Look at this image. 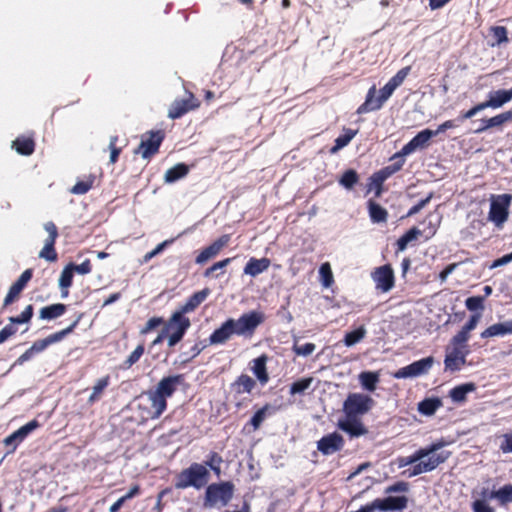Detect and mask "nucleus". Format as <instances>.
Listing matches in <instances>:
<instances>
[{
    "mask_svg": "<svg viewBox=\"0 0 512 512\" xmlns=\"http://www.w3.org/2000/svg\"><path fill=\"white\" fill-rule=\"evenodd\" d=\"M184 374L162 377L153 389L142 392L137 398V410L141 420H155L167 409V399L185 384Z\"/></svg>",
    "mask_w": 512,
    "mask_h": 512,
    "instance_id": "nucleus-1",
    "label": "nucleus"
},
{
    "mask_svg": "<svg viewBox=\"0 0 512 512\" xmlns=\"http://www.w3.org/2000/svg\"><path fill=\"white\" fill-rule=\"evenodd\" d=\"M264 320V314L259 311L244 313L238 319L228 318L210 335L209 344H225L233 335L251 338Z\"/></svg>",
    "mask_w": 512,
    "mask_h": 512,
    "instance_id": "nucleus-2",
    "label": "nucleus"
},
{
    "mask_svg": "<svg viewBox=\"0 0 512 512\" xmlns=\"http://www.w3.org/2000/svg\"><path fill=\"white\" fill-rule=\"evenodd\" d=\"M443 447V443H434L429 447L421 448L416 451L417 464L411 470H408V476L413 477L436 469L441 463L445 462L449 453L438 452Z\"/></svg>",
    "mask_w": 512,
    "mask_h": 512,
    "instance_id": "nucleus-3",
    "label": "nucleus"
},
{
    "mask_svg": "<svg viewBox=\"0 0 512 512\" xmlns=\"http://www.w3.org/2000/svg\"><path fill=\"white\" fill-rule=\"evenodd\" d=\"M210 473L206 466L199 463H192L188 468L183 469L176 477L175 488L186 489L194 487L201 489L209 480Z\"/></svg>",
    "mask_w": 512,
    "mask_h": 512,
    "instance_id": "nucleus-4",
    "label": "nucleus"
},
{
    "mask_svg": "<svg viewBox=\"0 0 512 512\" xmlns=\"http://www.w3.org/2000/svg\"><path fill=\"white\" fill-rule=\"evenodd\" d=\"M235 486L230 481L212 483L205 491L204 506L215 507L226 506L233 497Z\"/></svg>",
    "mask_w": 512,
    "mask_h": 512,
    "instance_id": "nucleus-5",
    "label": "nucleus"
},
{
    "mask_svg": "<svg viewBox=\"0 0 512 512\" xmlns=\"http://www.w3.org/2000/svg\"><path fill=\"white\" fill-rule=\"evenodd\" d=\"M409 483L398 481L386 487V511H403L407 508Z\"/></svg>",
    "mask_w": 512,
    "mask_h": 512,
    "instance_id": "nucleus-6",
    "label": "nucleus"
},
{
    "mask_svg": "<svg viewBox=\"0 0 512 512\" xmlns=\"http://www.w3.org/2000/svg\"><path fill=\"white\" fill-rule=\"evenodd\" d=\"M190 326L191 321L188 317L174 312L164 326V330L168 335V346L174 347L177 345L183 339Z\"/></svg>",
    "mask_w": 512,
    "mask_h": 512,
    "instance_id": "nucleus-7",
    "label": "nucleus"
},
{
    "mask_svg": "<svg viewBox=\"0 0 512 512\" xmlns=\"http://www.w3.org/2000/svg\"><path fill=\"white\" fill-rule=\"evenodd\" d=\"M165 139L164 130H151L142 135L139 146L134 154H140L143 159H150L159 152V148Z\"/></svg>",
    "mask_w": 512,
    "mask_h": 512,
    "instance_id": "nucleus-8",
    "label": "nucleus"
},
{
    "mask_svg": "<svg viewBox=\"0 0 512 512\" xmlns=\"http://www.w3.org/2000/svg\"><path fill=\"white\" fill-rule=\"evenodd\" d=\"M373 399L360 393L349 394L343 405L344 414L347 417L360 418L373 406Z\"/></svg>",
    "mask_w": 512,
    "mask_h": 512,
    "instance_id": "nucleus-9",
    "label": "nucleus"
},
{
    "mask_svg": "<svg viewBox=\"0 0 512 512\" xmlns=\"http://www.w3.org/2000/svg\"><path fill=\"white\" fill-rule=\"evenodd\" d=\"M511 198L508 194L492 198L488 218L496 226H501L507 220Z\"/></svg>",
    "mask_w": 512,
    "mask_h": 512,
    "instance_id": "nucleus-10",
    "label": "nucleus"
},
{
    "mask_svg": "<svg viewBox=\"0 0 512 512\" xmlns=\"http://www.w3.org/2000/svg\"><path fill=\"white\" fill-rule=\"evenodd\" d=\"M44 229L48 233L45 240L44 247L39 253V257L49 262H55L58 259V254L55 249V243L58 238V229L54 222L49 221L44 224Z\"/></svg>",
    "mask_w": 512,
    "mask_h": 512,
    "instance_id": "nucleus-11",
    "label": "nucleus"
},
{
    "mask_svg": "<svg viewBox=\"0 0 512 512\" xmlns=\"http://www.w3.org/2000/svg\"><path fill=\"white\" fill-rule=\"evenodd\" d=\"M469 351L466 347H453L446 348V355L444 360L445 370L450 372L459 371L466 363V356Z\"/></svg>",
    "mask_w": 512,
    "mask_h": 512,
    "instance_id": "nucleus-12",
    "label": "nucleus"
},
{
    "mask_svg": "<svg viewBox=\"0 0 512 512\" xmlns=\"http://www.w3.org/2000/svg\"><path fill=\"white\" fill-rule=\"evenodd\" d=\"M345 440L343 436L337 432L324 435L317 441V449L323 455H332L344 448Z\"/></svg>",
    "mask_w": 512,
    "mask_h": 512,
    "instance_id": "nucleus-13",
    "label": "nucleus"
},
{
    "mask_svg": "<svg viewBox=\"0 0 512 512\" xmlns=\"http://www.w3.org/2000/svg\"><path fill=\"white\" fill-rule=\"evenodd\" d=\"M434 363L433 357L429 356L412 364L399 369L395 374V378H411L426 374Z\"/></svg>",
    "mask_w": 512,
    "mask_h": 512,
    "instance_id": "nucleus-14",
    "label": "nucleus"
},
{
    "mask_svg": "<svg viewBox=\"0 0 512 512\" xmlns=\"http://www.w3.org/2000/svg\"><path fill=\"white\" fill-rule=\"evenodd\" d=\"M200 106V101L192 94L185 99H176L170 106L168 117L170 119H178L189 111L195 110Z\"/></svg>",
    "mask_w": 512,
    "mask_h": 512,
    "instance_id": "nucleus-15",
    "label": "nucleus"
},
{
    "mask_svg": "<svg viewBox=\"0 0 512 512\" xmlns=\"http://www.w3.org/2000/svg\"><path fill=\"white\" fill-rule=\"evenodd\" d=\"M230 241V235L224 234L220 236L218 239H216L213 243H211L209 246L204 248L195 258V262L197 264H204L211 258L215 257L220 253V251L228 245Z\"/></svg>",
    "mask_w": 512,
    "mask_h": 512,
    "instance_id": "nucleus-16",
    "label": "nucleus"
},
{
    "mask_svg": "<svg viewBox=\"0 0 512 512\" xmlns=\"http://www.w3.org/2000/svg\"><path fill=\"white\" fill-rule=\"evenodd\" d=\"M337 426L340 430L347 433L350 438H357L368 433L360 418L347 417L339 419Z\"/></svg>",
    "mask_w": 512,
    "mask_h": 512,
    "instance_id": "nucleus-17",
    "label": "nucleus"
},
{
    "mask_svg": "<svg viewBox=\"0 0 512 512\" xmlns=\"http://www.w3.org/2000/svg\"><path fill=\"white\" fill-rule=\"evenodd\" d=\"M384 100V88H380L378 91L375 86H372L366 96L365 102L361 104L358 109V114L368 113L379 109L382 106Z\"/></svg>",
    "mask_w": 512,
    "mask_h": 512,
    "instance_id": "nucleus-18",
    "label": "nucleus"
},
{
    "mask_svg": "<svg viewBox=\"0 0 512 512\" xmlns=\"http://www.w3.org/2000/svg\"><path fill=\"white\" fill-rule=\"evenodd\" d=\"M434 136H436V133H434L433 130H422L403 147V154H410L415 150L424 149L428 146L430 139Z\"/></svg>",
    "mask_w": 512,
    "mask_h": 512,
    "instance_id": "nucleus-19",
    "label": "nucleus"
},
{
    "mask_svg": "<svg viewBox=\"0 0 512 512\" xmlns=\"http://www.w3.org/2000/svg\"><path fill=\"white\" fill-rule=\"evenodd\" d=\"M267 361L268 356L262 354L250 362V369L262 386L266 385L270 380L267 370Z\"/></svg>",
    "mask_w": 512,
    "mask_h": 512,
    "instance_id": "nucleus-20",
    "label": "nucleus"
},
{
    "mask_svg": "<svg viewBox=\"0 0 512 512\" xmlns=\"http://www.w3.org/2000/svg\"><path fill=\"white\" fill-rule=\"evenodd\" d=\"M209 293L210 291L208 288L195 292L187 299V301L182 306L179 307L178 310L175 311V313H180L181 315L185 316V314L193 312L196 308L200 306L202 302L205 301Z\"/></svg>",
    "mask_w": 512,
    "mask_h": 512,
    "instance_id": "nucleus-21",
    "label": "nucleus"
},
{
    "mask_svg": "<svg viewBox=\"0 0 512 512\" xmlns=\"http://www.w3.org/2000/svg\"><path fill=\"white\" fill-rule=\"evenodd\" d=\"M512 100V88L509 90H497L490 92L488 99L484 101L486 108L497 109Z\"/></svg>",
    "mask_w": 512,
    "mask_h": 512,
    "instance_id": "nucleus-22",
    "label": "nucleus"
},
{
    "mask_svg": "<svg viewBox=\"0 0 512 512\" xmlns=\"http://www.w3.org/2000/svg\"><path fill=\"white\" fill-rule=\"evenodd\" d=\"M512 120V109L501 114H498L489 119H482V126L475 130V133H482L494 127H501L503 124Z\"/></svg>",
    "mask_w": 512,
    "mask_h": 512,
    "instance_id": "nucleus-23",
    "label": "nucleus"
},
{
    "mask_svg": "<svg viewBox=\"0 0 512 512\" xmlns=\"http://www.w3.org/2000/svg\"><path fill=\"white\" fill-rule=\"evenodd\" d=\"M256 387V381L247 374L242 373L239 375L234 382L231 383V389L237 395L244 393L250 394Z\"/></svg>",
    "mask_w": 512,
    "mask_h": 512,
    "instance_id": "nucleus-24",
    "label": "nucleus"
},
{
    "mask_svg": "<svg viewBox=\"0 0 512 512\" xmlns=\"http://www.w3.org/2000/svg\"><path fill=\"white\" fill-rule=\"evenodd\" d=\"M271 261L269 258L263 257L257 259L251 257L244 267V274L255 277L270 267Z\"/></svg>",
    "mask_w": 512,
    "mask_h": 512,
    "instance_id": "nucleus-25",
    "label": "nucleus"
},
{
    "mask_svg": "<svg viewBox=\"0 0 512 512\" xmlns=\"http://www.w3.org/2000/svg\"><path fill=\"white\" fill-rule=\"evenodd\" d=\"M35 140L32 136L20 135L12 142V148L20 155L30 156L35 151Z\"/></svg>",
    "mask_w": 512,
    "mask_h": 512,
    "instance_id": "nucleus-26",
    "label": "nucleus"
},
{
    "mask_svg": "<svg viewBox=\"0 0 512 512\" xmlns=\"http://www.w3.org/2000/svg\"><path fill=\"white\" fill-rule=\"evenodd\" d=\"M512 334V320H508L501 323H495L489 326L481 333L482 338H489L495 336H504Z\"/></svg>",
    "mask_w": 512,
    "mask_h": 512,
    "instance_id": "nucleus-27",
    "label": "nucleus"
},
{
    "mask_svg": "<svg viewBox=\"0 0 512 512\" xmlns=\"http://www.w3.org/2000/svg\"><path fill=\"white\" fill-rule=\"evenodd\" d=\"M384 185V169L375 172L369 179L366 185L365 196L374 192L375 196H379L383 190Z\"/></svg>",
    "mask_w": 512,
    "mask_h": 512,
    "instance_id": "nucleus-28",
    "label": "nucleus"
},
{
    "mask_svg": "<svg viewBox=\"0 0 512 512\" xmlns=\"http://www.w3.org/2000/svg\"><path fill=\"white\" fill-rule=\"evenodd\" d=\"M67 310V306L63 303L51 304L42 307L39 312V316L44 320H53L61 317Z\"/></svg>",
    "mask_w": 512,
    "mask_h": 512,
    "instance_id": "nucleus-29",
    "label": "nucleus"
},
{
    "mask_svg": "<svg viewBox=\"0 0 512 512\" xmlns=\"http://www.w3.org/2000/svg\"><path fill=\"white\" fill-rule=\"evenodd\" d=\"M189 173V167L185 163H178L169 168L164 175L166 183H174L184 178Z\"/></svg>",
    "mask_w": 512,
    "mask_h": 512,
    "instance_id": "nucleus-30",
    "label": "nucleus"
},
{
    "mask_svg": "<svg viewBox=\"0 0 512 512\" xmlns=\"http://www.w3.org/2000/svg\"><path fill=\"white\" fill-rule=\"evenodd\" d=\"M411 68L406 66L400 69L395 76H393L388 83H386V100L392 95V93L404 82Z\"/></svg>",
    "mask_w": 512,
    "mask_h": 512,
    "instance_id": "nucleus-31",
    "label": "nucleus"
},
{
    "mask_svg": "<svg viewBox=\"0 0 512 512\" xmlns=\"http://www.w3.org/2000/svg\"><path fill=\"white\" fill-rule=\"evenodd\" d=\"M358 130H353L351 128H344L343 134L339 135L335 139V144L330 148V154H336L339 150L346 147L351 140L356 136Z\"/></svg>",
    "mask_w": 512,
    "mask_h": 512,
    "instance_id": "nucleus-32",
    "label": "nucleus"
},
{
    "mask_svg": "<svg viewBox=\"0 0 512 512\" xmlns=\"http://www.w3.org/2000/svg\"><path fill=\"white\" fill-rule=\"evenodd\" d=\"M82 315H79L68 327L65 329H62L60 331H57L53 334L48 335L45 339L47 346L60 342L62 339H64L67 335L72 333L75 328L78 326Z\"/></svg>",
    "mask_w": 512,
    "mask_h": 512,
    "instance_id": "nucleus-33",
    "label": "nucleus"
},
{
    "mask_svg": "<svg viewBox=\"0 0 512 512\" xmlns=\"http://www.w3.org/2000/svg\"><path fill=\"white\" fill-rule=\"evenodd\" d=\"M476 390V385L472 382L465 383L454 387L449 395L454 402H463L466 399L468 393Z\"/></svg>",
    "mask_w": 512,
    "mask_h": 512,
    "instance_id": "nucleus-34",
    "label": "nucleus"
},
{
    "mask_svg": "<svg viewBox=\"0 0 512 512\" xmlns=\"http://www.w3.org/2000/svg\"><path fill=\"white\" fill-rule=\"evenodd\" d=\"M109 384H110V376L109 375H106L105 377L98 379L92 388V393L88 398V403L93 404V403L97 402L98 400H100L104 390L109 386Z\"/></svg>",
    "mask_w": 512,
    "mask_h": 512,
    "instance_id": "nucleus-35",
    "label": "nucleus"
},
{
    "mask_svg": "<svg viewBox=\"0 0 512 512\" xmlns=\"http://www.w3.org/2000/svg\"><path fill=\"white\" fill-rule=\"evenodd\" d=\"M72 265H66L64 269L61 272L60 278H59V286L62 290V297H67L69 294L68 288L73 283V273Z\"/></svg>",
    "mask_w": 512,
    "mask_h": 512,
    "instance_id": "nucleus-36",
    "label": "nucleus"
},
{
    "mask_svg": "<svg viewBox=\"0 0 512 512\" xmlns=\"http://www.w3.org/2000/svg\"><path fill=\"white\" fill-rule=\"evenodd\" d=\"M421 235V230H419L416 227H413L410 230H408L403 236H401L397 240L398 251L405 250L409 244L415 242Z\"/></svg>",
    "mask_w": 512,
    "mask_h": 512,
    "instance_id": "nucleus-37",
    "label": "nucleus"
},
{
    "mask_svg": "<svg viewBox=\"0 0 512 512\" xmlns=\"http://www.w3.org/2000/svg\"><path fill=\"white\" fill-rule=\"evenodd\" d=\"M490 499H497L501 505L512 502V484L504 485L496 491H492Z\"/></svg>",
    "mask_w": 512,
    "mask_h": 512,
    "instance_id": "nucleus-38",
    "label": "nucleus"
},
{
    "mask_svg": "<svg viewBox=\"0 0 512 512\" xmlns=\"http://www.w3.org/2000/svg\"><path fill=\"white\" fill-rule=\"evenodd\" d=\"M441 406V401L437 398H429L421 401L418 404V411L423 415H433L436 410Z\"/></svg>",
    "mask_w": 512,
    "mask_h": 512,
    "instance_id": "nucleus-39",
    "label": "nucleus"
},
{
    "mask_svg": "<svg viewBox=\"0 0 512 512\" xmlns=\"http://www.w3.org/2000/svg\"><path fill=\"white\" fill-rule=\"evenodd\" d=\"M361 385L368 391H373L376 388V384L379 381V374L374 372H362L359 375Z\"/></svg>",
    "mask_w": 512,
    "mask_h": 512,
    "instance_id": "nucleus-40",
    "label": "nucleus"
},
{
    "mask_svg": "<svg viewBox=\"0 0 512 512\" xmlns=\"http://www.w3.org/2000/svg\"><path fill=\"white\" fill-rule=\"evenodd\" d=\"M144 352H145V346L143 343H141L123 361V363L121 365L122 369H125V370L130 369L134 364H136L140 360V358L143 356Z\"/></svg>",
    "mask_w": 512,
    "mask_h": 512,
    "instance_id": "nucleus-41",
    "label": "nucleus"
},
{
    "mask_svg": "<svg viewBox=\"0 0 512 512\" xmlns=\"http://www.w3.org/2000/svg\"><path fill=\"white\" fill-rule=\"evenodd\" d=\"M406 155L407 154H403V149H402L399 153L394 154L389 159L391 164L386 166V178L389 175H391L401 169V167L403 166V163H404V156H406Z\"/></svg>",
    "mask_w": 512,
    "mask_h": 512,
    "instance_id": "nucleus-42",
    "label": "nucleus"
},
{
    "mask_svg": "<svg viewBox=\"0 0 512 512\" xmlns=\"http://www.w3.org/2000/svg\"><path fill=\"white\" fill-rule=\"evenodd\" d=\"M94 180L95 177L90 175L86 180L76 182L70 192L75 195L86 194L93 187Z\"/></svg>",
    "mask_w": 512,
    "mask_h": 512,
    "instance_id": "nucleus-43",
    "label": "nucleus"
},
{
    "mask_svg": "<svg viewBox=\"0 0 512 512\" xmlns=\"http://www.w3.org/2000/svg\"><path fill=\"white\" fill-rule=\"evenodd\" d=\"M313 380V377H305L293 382L290 386V394L296 395L304 393L311 386Z\"/></svg>",
    "mask_w": 512,
    "mask_h": 512,
    "instance_id": "nucleus-44",
    "label": "nucleus"
},
{
    "mask_svg": "<svg viewBox=\"0 0 512 512\" xmlns=\"http://www.w3.org/2000/svg\"><path fill=\"white\" fill-rule=\"evenodd\" d=\"M359 176L358 173L353 169L346 170L340 180L339 183L346 189H351L358 182Z\"/></svg>",
    "mask_w": 512,
    "mask_h": 512,
    "instance_id": "nucleus-45",
    "label": "nucleus"
},
{
    "mask_svg": "<svg viewBox=\"0 0 512 512\" xmlns=\"http://www.w3.org/2000/svg\"><path fill=\"white\" fill-rule=\"evenodd\" d=\"M490 31L495 38V42L491 44L492 47L508 42L507 29L504 26H492Z\"/></svg>",
    "mask_w": 512,
    "mask_h": 512,
    "instance_id": "nucleus-46",
    "label": "nucleus"
},
{
    "mask_svg": "<svg viewBox=\"0 0 512 512\" xmlns=\"http://www.w3.org/2000/svg\"><path fill=\"white\" fill-rule=\"evenodd\" d=\"M368 209L369 215L373 222H381L384 221V209L374 200L370 199L368 201Z\"/></svg>",
    "mask_w": 512,
    "mask_h": 512,
    "instance_id": "nucleus-47",
    "label": "nucleus"
},
{
    "mask_svg": "<svg viewBox=\"0 0 512 512\" xmlns=\"http://www.w3.org/2000/svg\"><path fill=\"white\" fill-rule=\"evenodd\" d=\"M315 349L316 345L311 342L299 344L297 341H295L292 346V350L297 356L304 357L311 355L315 351Z\"/></svg>",
    "mask_w": 512,
    "mask_h": 512,
    "instance_id": "nucleus-48",
    "label": "nucleus"
},
{
    "mask_svg": "<svg viewBox=\"0 0 512 512\" xmlns=\"http://www.w3.org/2000/svg\"><path fill=\"white\" fill-rule=\"evenodd\" d=\"M365 336V330L363 328H358L353 331L346 333L344 337V344L348 347L355 345L360 342Z\"/></svg>",
    "mask_w": 512,
    "mask_h": 512,
    "instance_id": "nucleus-49",
    "label": "nucleus"
},
{
    "mask_svg": "<svg viewBox=\"0 0 512 512\" xmlns=\"http://www.w3.org/2000/svg\"><path fill=\"white\" fill-rule=\"evenodd\" d=\"M319 274L324 287H330L334 281L331 266L328 262L323 263L319 268Z\"/></svg>",
    "mask_w": 512,
    "mask_h": 512,
    "instance_id": "nucleus-50",
    "label": "nucleus"
},
{
    "mask_svg": "<svg viewBox=\"0 0 512 512\" xmlns=\"http://www.w3.org/2000/svg\"><path fill=\"white\" fill-rule=\"evenodd\" d=\"M269 409H270V405L266 404L264 407H262L261 409L257 410L254 413V415L252 416V418L249 421L250 425H252V427H253V430H258L260 428L261 424L263 423V421L266 418V413Z\"/></svg>",
    "mask_w": 512,
    "mask_h": 512,
    "instance_id": "nucleus-51",
    "label": "nucleus"
},
{
    "mask_svg": "<svg viewBox=\"0 0 512 512\" xmlns=\"http://www.w3.org/2000/svg\"><path fill=\"white\" fill-rule=\"evenodd\" d=\"M33 311H34L33 305L30 304V305L26 306V308L21 312L20 315L15 316V317H10L9 321L12 325L27 323L31 320V318L33 316Z\"/></svg>",
    "mask_w": 512,
    "mask_h": 512,
    "instance_id": "nucleus-52",
    "label": "nucleus"
},
{
    "mask_svg": "<svg viewBox=\"0 0 512 512\" xmlns=\"http://www.w3.org/2000/svg\"><path fill=\"white\" fill-rule=\"evenodd\" d=\"M174 242V238L167 239L161 243H159L152 251L147 252L143 256L142 263H148L152 258L160 254L165 248L170 246Z\"/></svg>",
    "mask_w": 512,
    "mask_h": 512,
    "instance_id": "nucleus-53",
    "label": "nucleus"
},
{
    "mask_svg": "<svg viewBox=\"0 0 512 512\" xmlns=\"http://www.w3.org/2000/svg\"><path fill=\"white\" fill-rule=\"evenodd\" d=\"M118 136L113 135L109 140V150H110V163L115 164L118 161L119 155L122 151L120 147H117Z\"/></svg>",
    "mask_w": 512,
    "mask_h": 512,
    "instance_id": "nucleus-54",
    "label": "nucleus"
},
{
    "mask_svg": "<svg viewBox=\"0 0 512 512\" xmlns=\"http://www.w3.org/2000/svg\"><path fill=\"white\" fill-rule=\"evenodd\" d=\"M469 332H467L466 330H464L463 328L461 329V331H459L452 339H451V342H450V346H453V347H466L467 348V341L469 340Z\"/></svg>",
    "mask_w": 512,
    "mask_h": 512,
    "instance_id": "nucleus-55",
    "label": "nucleus"
},
{
    "mask_svg": "<svg viewBox=\"0 0 512 512\" xmlns=\"http://www.w3.org/2000/svg\"><path fill=\"white\" fill-rule=\"evenodd\" d=\"M39 426H40V423L36 419H33L30 422L26 423L25 425L21 426L17 430L18 434L20 435V440H24L28 436L29 433H31L32 431L37 429Z\"/></svg>",
    "mask_w": 512,
    "mask_h": 512,
    "instance_id": "nucleus-56",
    "label": "nucleus"
},
{
    "mask_svg": "<svg viewBox=\"0 0 512 512\" xmlns=\"http://www.w3.org/2000/svg\"><path fill=\"white\" fill-rule=\"evenodd\" d=\"M21 292H22V290L20 288H18V286H15L14 284H12V286L10 287V289L4 299L3 308H6L7 306H9L13 302H15L19 298Z\"/></svg>",
    "mask_w": 512,
    "mask_h": 512,
    "instance_id": "nucleus-57",
    "label": "nucleus"
},
{
    "mask_svg": "<svg viewBox=\"0 0 512 512\" xmlns=\"http://www.w3.org/2000/svg\"><path fill=\"white\" fill-rule=\"evenodd\" d=\"M163 323L164 319L162 317H152L146 322L144 327L140 330V333L143 335L148 334Z\"/></svg>",
    "mask_w": 512,
    "mask_h": 512,
    "instance_id": "nucleus-58",
    "label": "nucleus"
},
{
    "mask_svg": "<svg viewBox=\"0 0 512 512\" xmlns=\"http://www.w3.org/2000/svg\"><path fill=\"white\" fill-rule=\"evenodd\" d=\"M483 297L481 296H473L469 297L465 301V305L468 310L470 311H476L479 309H483Z\"/></svg>",
    "mask_w": 512,
    "mask_h": 512,
    "instance_id": "nucleus-59",
    "label": "nucleus"
},
{
    "mask_svg": "<svg viewBox=\"0 0 512 512\" xmlns=\"http://www.w3.org/2000/svg\"><path fill=\"white\" fill-rule=\"evenodd\" d=\"M32 276L33 270L26 269L13 284L23 291L28 282L32 279Z\"/></svg>",
    "mask_w": 512,
    "mask_h": 512,
    "instance_id": "nucleus-60",
    "label": "nucleus"
},
{
    "mask_svg": "<svg viewBox=\"0 0 512 512\" xmlns=\"http://www.w3.org/2000/svg\"><path fill=\"white\" fill-rule=\"evenodd\" d=\"M69 265H72L71 268L74 272L82 275L89 274L92 271V264L90 259H85L81 264L78 265L74 263H70Z\"/></svg>",
    "mask_w": 512,
    "mask_h": 512,
    "instance_id": "nucleus-61",
    "label": "nucleus"
},
{
    "mask_svg": "<svg viewBox=\"0 0 512 512\" xmlns=\"http://www.w3.org/2000/svg\"><path fill=\"white\" fill-rule=\"evenodd\" d=\"M231 261L232 258H225L221 261L214 263L212 266L205 270L204 277H211L215 271L225 268Z\"/></svg>",
    "mask_w": 512,
    "mask_h": 512,
    "instance_id": "nucleus-62",
    "label": "nucleus"
},
{
    "mask_svg": "<svg viewBox=\"0 0 512 512\" xmlns=\"http://www.w3.org/2000/svg\"><path fill=\"white\" fill-rule=\"evenodd\" d=\"M473 512H495L494 508L491 507L485 500H475L472 503Z\"/></svg>",
    "mask_w": 512,
    "mask_h": 512,
    "instance_id": "nucleus-63",
    "label": "nucleus"
},
{
    "mask_svg": "<svg viewBox=\"0 0 512 512\" xmlns=\"http://www.w3.org/2000/svg\"><path fill=\"white\" fill-rule=\"evenodd\" d=\"M500 450L503 453H512V432L506 433L502 436Z\"/></svg>",
    "mask_w": 512,
    "mask_h": 512,
    "instance_id": "nucleus-64",
    "label": "nucleus"
}]
</instances>
